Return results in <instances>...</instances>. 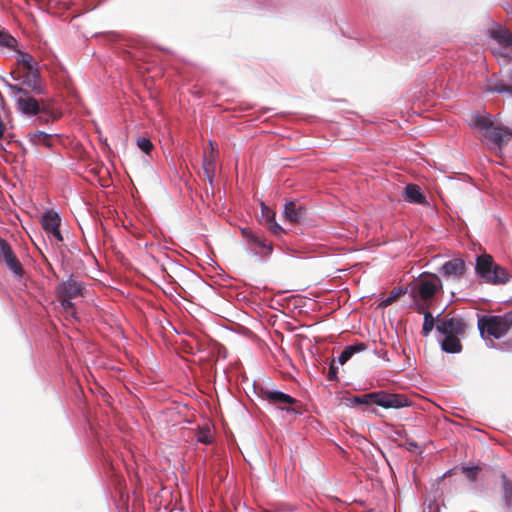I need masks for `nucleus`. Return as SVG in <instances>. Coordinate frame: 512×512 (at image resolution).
<instances>
[{
	"instance_id": "1",
	"label": "nucleus",
	"mask_w": 512,
	"mask_h": 512,
	"mask_svg": "<svg viewBox=\"0 0 512 512\" xmlns=\"http://www.w3.org/2000/svg\"><path fill=\"white\" fill-rule=\"evenodd\" d=\"M17 45V40L11 34H0V47L13 49L18 54L17 63L25 70L23 83L32 91L39 93L41 91L39 64L29 53L17 50Z\"/></svg>"
},
{
	"instance_id": "2",
	"label": "nucleus",
	"mask_w": 512,
	"mask_h": 512,
	"mask_svg": "<svg viewBox=\"0 0 512 512\" xmlns=\"http://www.w3.org/2000/svg\"><path fill=\"white\" fill-rule=\"evenodd\" d=\"M354 401L362 405L375 404L385 409H398L411 404L404 394L388 393L386 391L366 393L355 397Z\"/></svg>"
},
{
	"instance_id": "3",
	"label": "nucleus",
	"mask_w": 512,
	"mask_h": 512,
	"mask_svg": "<svg viewBox=\"0 0 512 512\" xmlns=\"http://www.w3.org/2000/svg\"><path fill=\"white\" fill-rule=\"evenodd\" d=\"M10 89L20 96L16 100L17 108L23 114L26 115H39L41 122L47 123L50 118V114L44 106L34 97L30 96L29 93L20 86L10 85Z\"/></svg>"
},
{
	"instance_id": "4",
	"label": "nucleus",
	"mask_w": 512,
	"mask_h": 512,
	"mask_svg": "<svg viewBox=\"0 0 512 512\" xmlns=\"http://www.w3.org/2000/svg\"><path fill=\"white\" fill-rule=\"evenodd\" d=\"M475 126L482 131L485 138L498 148L507 144L512 138V131L496 125L490 116H477L475 118Z\"/></svg>"
},
{
	"instance_id": "5",
	"label": "nucleus",
	"mask_w": 512,
	"mask_h": 512,
	"mask_svg": "<svg viewBox=\"0 0 512 512\" xmlns=\"http://www.w3.org/2000/svg\"><path fill=\"white\" fill-rule=\"evenodd\" d=\"M83 289V284L72 277L59 283L56 287L57 299L68 315L74 316L75 306L71 300L81 296Z\"/></svg>"
},
{
	"instance_id": "6",
	"label": "nucleus",
	"mask_w": 512,
	"mask_h": 512,
	"mask_svg": "<svg viewBox=\"0 0 512 512\" xmlns=\"http://www.w3.org/2000/svg\"><path fill=\"white\" fill-rule=\"evenodd\" d=\"M512 327V315L506 313L502 316H483L478 320V328L483 334L499 339L503 337Z\"/></svg>"
},
{
	"instance_id": "7",
	"label": "nucleus",
	"mask_w": 512,
	"mask_h": 512,
	"mask_svg": "<svg viewBox=\"0 0 512 512\" xmlns=\"http://www.w3.org/2000/svg\"><path fill=\"white\" fill-rule=\"evenodd\" d=\"M261 397L269 402V404L285 410L288 413L297 415L302 414V404L292 396L277 390L261 389Z\"/></svg>"
},
{
	"instance_id": "8",
	"label": "nucleus",
	"mask_w": 512,
	"mask_h": 512,
	"mask_svg": "<svg viewBox=\"0 0 512 512\" xmlns=\"http://www.w3.org/2000/svg\"><path fill=\"white\" fill-rule=\"evenodd\" d=\"M441 287V281L435 274L422 273L418 275V297L427 301L435 295Z\"/></svg>"
},
{
	"instance_id": "9",
	"label": "nucleus",
	"mask_w": 512,
	"mask_h": 512,
	"mask_svg": "<svg viewBox=\"0 0 512 512\" xmlns=\"http://www.w3.org/2000/svg\"><path fill=\"white\" fill-rule=\"evenodd\" d=\"M0 260L18 277L25 273L24 268L12 250L11 245L0 237Z\"/></svg>"
},
{
	"instance_id": "10",
	"label": "nucleus",
	"mask_w": 512,
	"mask_h": 512,
	"mask_svg": "<svg viewBox=\"0 0 512 512\" xmlns=\"http://www.w3.org/2000/svg\"><path fill=\"white\" fill-rule=\"evenodd\" d=\"M467 325L462 318H440L437 315L436 330L442 335H463L465 334Z\"/></svg>"
},
{
	"instance_id": "11",
	"label": "nucleus",
	"mask_w": 512,
	"mask_h": 512,
	"mask_svg": "<svg viewBox=\"0 0 512 512\" xmlns=\"http://www.w3.org/2000/svg\"><path fill=\"white\" fill-rule=\"evenodd\" d=\"M242 236L247 240L249 249L255 255L268 256L273 251L271 243H267L264 238L255 232L245 228L241 230Z\"/></svg>"
},
{
	"instance_id": "12",
	"label": "nucleus",
	"mask_w": 512,
	"mask_h": 512,
	"mask_svg": "<svg viewBox=\"0 0 512 512\" xmlns=\"http://www.w3.org/2000/svg\"><path fill=\"white\" fill-rule=\"evenodd\" d=\"M466 265L461 258H454L445 262L441 268V273L447 278L459 279L464 275Z\"/></svg>"
},
{
	"instance_id": "13",
	"label": "nucleus",
	"mask_w": 512,
	"mask_h": 512,
	"mask_svg": "<svg viewBox=\"0 0 512 512\" xmlns=\"http://www.w3.org/2000/svg\"><path fill=\"white\" fill-rule=\"evenodd\" d=\"M306 216V209L296 202H287L284 206V218L292 224L299 223Z\"/></svg>"
},
{
	"instance_id": "14",
	"label": "nucleus",
	"mask_w": 512,
	"mask_h": 512,
	"mask_svg": "<svg viewBox=\"0 0 512 512\" xmlns=\"http://www.w3.org/2000/svg\"><path fill=\"white\" fill-rule=\"evenodd\" d=\"M209 145H210L211 151L209 152V154L205 153V155H204L203 172H204V176L207 179V181L209 183H212L213 179L215 177V172H216V163H215L216 155H215L214 145L211 141H210Z\"/></svg>"
},
{
	"instance_id": "15",
	"label": "nucleus",
	"mask_w": 512,
	"mask_h": 512,
	"mask_svg": "<svg viewBox=\"0 0 512 512\" xmlns=\"http://www.w3.org/2000/svg\"><path fill=\"white\" fill-rule=\"evenodd\" d=\"M27 138L33 146L43 145L47 148H52L54 145V136L43 131L29 132Z\"/></svg>"
},
{
	"instance_id": "16",
	"label": "nucleus",
	"mask_w": 512,
	"mask_h": 512,
	"mask_svg": "<svg viewBox=\"0 0 512 512\" xmlns=\"http://www.w3.org/2000/svg\"><path fill=\"white\" fill-rule=\"evenodd\" d=\"M495 263L491 255L483 254L477 258L476 272L484 279L490 275Z\"/></svg>"
},
{
	"instance_id": "17",
	"label": "nucleus",
	"mask_w": 512,
	"mask_h": 512,
	"mask_svg": "<svg viewBox=\"0 0 512 512\" xmlns=\"http://www.w3.org/2000/svg\"><path fill=\"white\" fill-rule=\"evenodd\" d=\"M485 280L493 284H505L509 281V274L505 268L495 264L490 275Z\"/></svg>"
},
{
	"instance_id": "18",
	"label": "nucleus",
	"mask_w": 512,
	"mask_h": 512,
	"mask_svg": "<svg viewBox=\"0 0 512 512\" xmlns=\"http://www.w3.org/2000/svg\"><path fill=\"white\" fill-rule=\"evenodd\" d=\"M445 338L441 341V348L447 353H459L462 350L460 342V335H444Z\"/></svg>"
},
{
	"instance_id": "19",
	"label": "nucleus",
	"mask_w": 512,
	"mask_h": 512,
	"mask_svg": "<svg viewBox=\"0 0 512 512\" xmlns=\"http://www.w3.org/2000/svg\"><path fill=\"white\" fill-rule=\"evenodd\" d=\"M367 346L365 343H356L353 345L346 346L338 357L339 364H345L355 353L366 350Z\"/></svg>"
},
{
	"instance_id": "20",
	"label": "nucleus",
	"mask_w": 512,
	"mask_h": 512,
	"mask_svg": "<svg viewBox=\"0 0 512 512\" xmlns=\"http://www.w3.org/2000/svg\"><path fill=\"white\" fill-rule=\"evenodd\" d=\"M60 221V217L56 212L48 211L43 215L41 223L43 229L49 233L50 231L59 228Z\"/></svg>"
},
{
	"instance_id": "21",
	"label": "nucleus",
	"mask_w": 512,
	"mask_h": 512,
	"mask_svg": "<svg viewBox=\"0 0 512 512\" xmlns=\"http://www.w3.org/2000/svg\"><path fill=\"white\" fill-rule=\"evenodd\" d=\"M502 493L503 501L507 509L512 506V480H510L505 474H502Z\"/></svg>"
},
{
	"instance_id": "22",
	"label": "nucleus",
	"mask_w": 512,
	"mask_h": 512,
	"mask_svg": "<svg viewBox=\"0 0 512 512\" xmlns=\"http://www.w3.org/2000/svg\"><path fill=\"white\" fill-rule=\"evenodd\" d=\"M437 317H433L430 312H424V321L421 333L427 336L434 328H436Z\"/></svg>"
},
{
	"instance_id": "23",
	"label": "nucleus",
	"mask_w": 512,
	"mask_h": 512,
	"mask_svg": "<svg viewBox=\"0 0 512 512\" xmlns=\"http://www.w3.org/2000/svg\"><path fill=\"white\" fill-rule=\"evenodd\" d=\"M261 218L265 225L275 220V212L263 202L261 203Z\"/></svg>"
},
{
	"instance_id": "24",
	"label": "nucleus",
	"mask_w": 512,
	"mask_h": 512,
	"mask_svg": "<svg viewBox=\"0 0 512 512\" xmlns=\"http://www.w3.org/2000/svg\"><path fill=\"white\" fill-rule=\"evenodd\" d=\"M137 147L145 154H150L154 146L150 139L145 137H139L136 141Z\"/></svg>"
},
{
	"instance_id": "25",
	"label": "nucleus",
	"mask_w": 512,
	"mask_h": 512,
	"mask_svg": "<svg viewBox=\"0 0 512 512\" xmlns=\"http://www.w3.org/2000/svg\"><path fill=\"white\" fill-rule=\"evenodd\" d=\"M197 441L203 444H209L212 441L211 432L209 428H201L197 435Z\"/></svg>"
},
{
	"instance_id": "26",
	"label": "nucleus",
	"mask_w": 512,
	"mask_h": 512,
	"mask_svg": "<svg viewBox=\"0 0 512 512\" xmlns=\"http://www.w3.org/2000/svg\"><path fill=\"white\" fill-rule=\"evenodd\" d=\"M402 293L403 292H402L401 288L392 290L390 292L389 296L385 300L382 301L381 305H383L384 307L391 305L393 302H395L399 298V296Z\"/></svg>"
},
{
	"instance_id": "27",
	"label": "nucleus",
	"mask_w": 512,
	"mask_h": 512,
	"mask_svg": "<svg viewBox=\"0 0 512 512\" xmlns=\"http://www.w3.org/2000/svg\"><path fill=\"white\" fill-rule=\"evenodd\" d=\"M405 198L411 203H416V184H409L405 188Z\"/></svg>"
},
{
	"instance_id": "28",
	"label": "nucleus",
	"mask_w": 512,
	"mask_h": 512,
	"mask_svg": "<svg viewBox=\"0 0 512 512\" xmlns=\"http://www.w3.org/2000/svg\"><path fill=\"white\" fill-rule=\"evenodd\" d=\"M491 91L497 92V93L507 92V93L512 95V86L511 85H507L504 82H497L491 88Z\"/></svg>"
},
{
	"instance_id": "29",
	"label": "nucleus",
	"mask_w": 512,
	"mask_h": 512,
	"mask_svg": "<svg viewBox=\"0 0 512 512\" xmlns=\"http://www.w3.org/2000/svg\"><path fill=\"white\" fill-rule=\"evenodd\" d=\"M266 226L270 230V232L277 237L281 236L284 233V229L276 222V220H273Z\"/></svg>"
},
{
	"instance_id": "30",
	"label": "nucleus",
	"mask_w": 512,
	"mask_h": 512,
	"mask_svg": "<svg viewBox=\"0 0 512 512\" xmlns=\"http://www.w3.org/2000/svg\"><path fill=\"white\" fill-rule=\"evenodd\" d=\"M464 472L466 473V476L471 481L476 480L478 468L477 467H464Z\"/></svg>"
},
{
	"instance_id": "31",
	"label": "nucleus",
	"mask_w": 512,
	"mask_h": 512,
	"mask_svg": "<svg viewBox=\"0 0 512 512\" xmlns=\"http://www.w3.org/2000/svg\"><path fill=\"white\" fill-rule=\"evenodd\" d=\"M338 368L332 363L329 367L327 378L330 381L337 380Z\"/></svg>"
},
{
	"instance_id": "32",
	"label": "nucleus",
	"mask_w": 512,
	"mask_h": 512,
	"mask_svg": "<svg viewBox=\"0 0 512 512\" xmlns=\"http://www.w3.org/2000/svg\"><path fill=\"white\" fill-rule=\"evenodd\" d=\"M48 234H50L58 242L63 241V237H62V234H61L59 228L50 231Z\"/></svg>"
},
{
	"instance_id": "33",
	"label": "nucleus",
	"mask_w": 512,
	"mask_h": 512,
	"mask_svg": "<svg viewBox=\"0 0 512 512\" xmlns=\"http://www.w3.org/2000/svg\"><path fill=\"white\" fill-rule=\"evenodd\" d=\"M423 512H440V508L437 503L431 502L428 505L427 510H424Z\"/></svg>"
},
{
	"instance_id": "34",
	"label": "nucleus",
	"mask_w": 512,
	"mask_h": 512,
	"mask_svg": "<svg viewBox=\"0 0 512 512\" xmlns=\"http://www.w3.org/2000/svg\"><path fill=\"white\" fill-rule=\"evenodd\" d=\"M418 204L428 205L426 196L418 190Z\"/></svg>"
},
{
	"instance_id": "35",
	"label": "nucleus",
	"mask_w": 512,
	"mask_h": 512,
	"mask_svg": "<svg viewBox=\"0 0 512 512\" xmlns=\"http://www.w3.org/2000/svg\"><path fill=\"white\" fill-rule=\"evenodd\" d=\"M408 289H409L410 295L413 298H415L416 297V286L413 285L412 283H410L409 286H408Z\"/></svg>"
},
{
	"instance_id": "36",
	"label": "nucleus",
	"mask_w": 512,
	"mask_h": 512,
	"mask_svg": "<svg viewBox=\"0 0 512 512\" xmlns=\"http://www.w3.org/2000/svg\"><path fill=\"white\" fill-rule=\"evenodd\" d=\"M411 477H412V480L415 482L416 481V467L412 468Z\"/></svg>"
},
{
	"instance_id": "37",
	"label": "nucleus",
	"mask_w": 512,
	"mask_h": 512,
	"mask_svg": "<svg viewBox=\"0 0 512 512\" xmlns=\"http://www.w3.org/2000/svg\"><path fill=\"white\" fill-rule=\"evenodd\" d=\"M487 32H492V33H495V32H502L501 30L495 28L494 26L489 28Z\"/></svg>"
},
{
	"instance_id": "38",
	"label": "nucleus",
	"mask_w": 512,
	"mask_h": 512,
	"mask_svg": "<svg viewBox=\"0 0 512 512\" xmlns=\"http://www.w3.org/2000/svg\"><path fill=\"white\" fill-rule=\"evenodd\" d=\"M415 447H416V444H415V443H413V442H410V443H409V446L407 447V449H408L409 451H412V449H413V448H415Z\"/></svg>"
},
{
	"instance_id": "39",
	"label": "nucleus",
	"mask_w": 512,
	"mask_h": 512,
	"mask_svg": "<svg viewBox=\"0 0 512 512\" xmlns=\"http://www.w3.org/2000/svg\"><path fill=\"white\" fill-rule=\"evenodd\" d=\"M417 313H418V314H419V313H421V309H420V307H419V306H418Z\"/></svg>"
},
{
	"instance_id": "40",
	"label": "nucleus",
	"mask_w": 512,
	"mask_h": 512,
	"mask_svg": "<svg viewBox=\"0 0 512 512\" xmlns=\"http://www.w3.org/2000/svg\"><path fill=\"white\" fill-rule=\"evenodd\" d=\"M419 400H420V397L418 396V401H419ZM417 406H420V403H419V402L417 403Z\"/></svg>"
},
{
	"instance_id": "41",
	"label": "nucleus",
	"mask_w": 512,
	"mask_h": 512,
	"mask_svg": "<svg viewBox=\"0 0 512 512\" xmlns=\"http://www.w3.org/2000/svg\"><path fill=\"white\" fill-rule=\"evenodd\" d=\"M508 313L512 315V310L510 312H508Z\"/></svg>"
}]
</instances>
